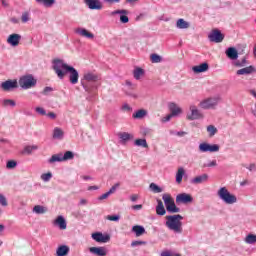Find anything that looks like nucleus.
<instances>
[{"mask_svg":"<svg viewBox=\"0 0 256 256\" xmlns=\"http://www.w3.org/2000/svg\"><path fill=\"white\" fill-rule=\"evenodd\" d=\"M51 177H53V174L51 172L44 173V174L41 175V179L45 183H47V181H51Z\"/></svg>","mask_w":256,"mask_h":256,"instance_id":"nucleus-49","label":"nucleus"},{"mask_svg":"<svg viewBox=\"0 0 256 256\" xmlns=\"http://www.w3.org/2000/svg\"><path fill=\"white\" fill-rule=\"evenodd\" d=\"M92 239L96 241V243H109L111 241V236L109 234L96 232L92 233Z\"/></svg>","mask_w":256,"mask_h":256,"instance_id":"nucleus-12","label":"nucleus"},{"mask_svg":"<svg viewBox=\"0 0 256 256\" xmlns=\"http://www.w3.org/2000/svg\"><path fill=\"white\" fill-rule=\"evenodd\" d=\"M64 135H65V132H63V129H61L59 127L54 128L53 134H52L53 139H58L59 141H61V139H63Z\"/></svg>","mask_w":256,"mask_h":256,"instance_id":"nucleus-28","label":"nucleus"},{"mask_svg":"<svg viewBox=\"0 0 256 256\" xmlns=\"http://www.w3.org/2000/svg\"><path fill=\"white\" fill-rule=\"evenodd\" d=\"M129 11L122 9V10H115L111 13V15H120V23H129V17L127 16Z\"/></svg>","mask_w":256,"mask_h":256,"instance_id":"nucleus-16","label":"nucleus"},{"mask_svg":"<svg viewBox=\"0 0 256 256\" xmlns=\"http://www.w3.org/2000/svg\"><path fill=\"white\" fill-rule=\"evenodd\" d=\"M173 117H175L173 114H168L166 117H164L163 119H162V121L164 122V123H167V121H171V119H173Z\"/></svg>","mask_w":256,"mask_h":256,"instance_id":"nucleus-58","label":"nucleus"},{"mask_svg":"<svg viewBox=\"0 0 256 256\" xmlns=\"http://www.w3.org/2000/svg\"><path fill=\"white\" fill-rule=\"evenodd\" d=\"M149 187L153 193H163V189L155 183H151Z\"/></svg>","mask_w":256,"mask_h":256,"instance_id":"nucleus-46","label":"nucleus"},{"mask_svg":"<svg viewBox=\"0 0 256 256\" xmlns=\"http://www.w3.org/2000/svg\"><path fill=\"white\" fill-rule=\"evenodd\" d=\"M121 109L122 111H126L127 113H130V111H133V108L127 103L123 104Z\"/></svg>","mask_w":256,"mask_h":256,"instance_id":"nucleus-54","label":"nucleus"},{"mask_svg":"<svg viewBox=\"0 0 256 256\" xmlns=\"http://www.w3.org/2000/svg\"><path fill=\"white\" fill-rule=\"evenodd\" d=\"M183 216L181 214L169 215L166 216V227L169 231H173L178 235L183 233Z\"/></svg>","mask_w":256,"mask_h":256,"instance_id":"nucleus-2","label":"nucleus"},{"mask_svg":"<svg viewBox=\"0 0 256 256\" xmlns=\"http://www.w3.org/2000/svg\"><path fill=\"white\" fill-rule=\"evenodd\" d=\"M48 211L47 207L42 205H35L32 209V213H35L36 215H45Z\"/></svg>","mask_w":256,"mask_h":256,"instance_id":"nucleus-27","label":"nucleus"},{"mask_svg":"<svg viewBox=\"0 0 256 256\" xmlns=\"http://www.w3.org/2000/svg\"><path fill=\"white\" fill-rule=\"evenodd\" d=\"M189 27H191V23L187 22L185 19L183 18H179L176 21V28L177 29H189Z\"/></svg>","mask_w":256,"mask_h":256,"instance_id":"nucleus-26","label":"nucleus"},{"mask_svg":"<svg viewBox=\"0 0 256 256\" xmlns=\"http://www.w3.org/2000/svg\"><path fill=\"white\" fill-rule=\"evenodd\" d=\"M39 5H44V7H53L55 5V0H35Z\"/></svg>","mask_w":256,"mask_h":256,"instance_id":"nucleus-38","label":"nucleus"},{"mask_svg":"<svg viewBox=\"0 0 256 256\" xmlns=\"http://www.w3.org/2000/svg\"><path fill=\"white\" fill-rule=\"evenodd\" d=\"M183 175H185V169L183 167L178 168L176 173V183H181L183 181Z\"/></svg>","mask_w":256,"mask_h":256,"instance_id":"nucleus-35","label":"nucleus"},{"mask_svg":"<svg viewBox=\"0 0 256 256\" xmlns=\"http://www.w3.org/2000/svg\"><path fill=\"white\" fill-rule=\"evenodd\" d=\"M21 39H22L21 34L12 33L7 37L6 43H8L10 47H19V44L21 43Z\"/></svg>","mask_w":256,"mask_h":256,"instance_id":"nucleus-11","label":"nucleus"},{"mask_svg":"<svg viewBox=\"0 0 256 256\" xmlns=\"http://www.w3.org/2000/svg\"><path fill=\"white\" fill-rule=\"evenodd\" d=\"M226 55L228 59H231L232 61L239 59V52H237V49H235L234 47H229L226 50Z\"/></svg>","mask_w":256,"mask_h":256,"instance_id":"nucleus-23","label":"nucleus"},{"mask_svg":"<svg viewBox=\"0 0 256 256\" xmlns=\"http://www.w3.org/2000/svg\"><path fill=\"white\" fill-rule=\"evenodd\" d=\"M244 242L247 243V245H255V243H256V235L255 234H248L245 237Z\"/></svg>","mask_w":256,"mask_h":256,"instance_id":"nucleus-36","label":"nucleus"},{"mask_svg":"<svg viewBox=\"0 0 256 256\" xmlns=\"http://www.w3.org/2000/svg\"><path fill=\"white\" fill-rule=\"evenodd\" d=\"M145 73V71L142 68H136L133 72L134 79L139 81L141 79L142 75Z\"/></svg>","mask_w":256,"mask_h":256,"instance_id":"nucleus-43","label":"nucleus"},{"mask_svg":"<svg viewBox=\"0 0 256 256\" xmlns=\"http://www.w3.org/2000/svg\"><path fill=\"white\" fill-rule=\"evenodd\" d=\"M219 101H221V97L219 96L209 97L202 100L199 103V107L205 110L217 109V106L219 105Z\"/></svg>","mask_w":256,"mask_h":256,"instance_id":"nucleus-6","label":"nucleus"},{"mask_svg":"<svg viewBox=\"0 0 256 256\" xmlns=\"http://www.w3.org/2000/svg\"><path fill=\"white\" fill-rule=\"evenodd\" d=\"M90 253L97 256H107V249L105 247H90Z\"/></svg>","mask_w":256,"mask_h":256,"instance_id":"nucleus-18","label":"nucleus"},{"mask_svg":"<svg viewBox=\"0 0 256 256\" xmlns=\"http://www.w3.org/2000/svg\"><path fill=\"white\" fill-rule=\"evenodd\" d=\"M166 210L168 211V213H181V209L177 207L175 202L170 204V206H168Z\"/></svg>","mask_w":256,"mask_h":256,"instance_id":"nucleus-39","label":"nucleus"},{"mask_svg":"<svg viewBox=\"0 0 256 256\" xmlns=\"http://www.w3.org/2000/svg\"><path fill=\"white\" fill-rule=\"evenodd\" d=\"M69 246L61 245L56 249V256H67L69 255Z\"/></svg>","mask_w":256,"mask_h":256,"instance_id":"nucleus-25","label":"nucleus"},{"mask_svg":"<svg viewBox=\"0 0 256 256\" xmlns=\"http://www.w3.org/2000/svg\"><path fill=\"white\" fill-rule=\"evenodd\" d=\"M0 205H2V207H7L8 205L7 198L3 194H0Z\"/></svg>","mask_w":256,"mask_h":256,"instance_id":"nucleus-51","label":"nucleus"},{"mask_svg":"<svg viewBox=\"0 0 256 256\" xmlns=\"http://www.w3.org/2000/svg\"><path fill=\"white\" fill-rule=\"evenodd\" d=\"M206 131H207L209 137H215V135H217V127H215L213 125L207 126Z\"/></svg>","mask_w":256,"mask_h":256,"instance_id":"nucleus-42","label":"nucleus"},{"mask_svg":"<svg viewBox=\"0 0 256 256\" xmlns=\"http://www.w3.org/2000/svg\"><path fill=\"white\" fill-rule=\"evenodd\" d=\"M176 203H193V197L191 194L181 193L176 196Z\"/></svg>","mask_w":256,"mask_h":256,"instance_id":"nucleus-14","label":"nucleus"},{"mask_svg":"<svg viewBox=\"0 0 256 256\" xmlns=\"http://www.w3.org/2000/svg\"><path fill=\"white\" fill-rule=\"evenodd\" d=\"M73 157H75V155L71 151H66L64 154H62L63 161H70L73 159Z\"/></svg>","mask_w":256,"mask_h":256,"instance_id":"nucleus-48","label":"nucleus"},{"mask_svg":"<svg viewBox=\"0 0 256 256\" xmlns=\"http://www.w3.org/2000/svg\"><path fill=\"white\" fill-rule=\"evenodd\" d=\"M52 63V68L59 79H64L65 75L69 73L70 83L72 85H77L79 83V72L73 66H69L61 59H54Z\"/></svg>","mask_w":256,"mask_h":256,"instance_id":"nucleus-1","label":"nucleus"},{"mask_svg":"<svg viewBox=\"0 0 256 256\" xmlns=\"http://www.w3.org/2000/svg\"><path fill=\"white\" fill-rule=\"evenodd\" d=\"M21 21L22 23H29V21H31V12L29 11L22 12Z\"/></svg>","mask_w":256,"mask_h":256,"instance_id":"nucleus-40","label":"nucleus"},{"mask_svg":"<svg viewBox=\"0 0 256 256\" xmlns=\"http://www.w3.org/2000/svg\"><path fill=\"white\" fill-rule=\"evenodd\" d=\"M121 217L119 215H108L107 219L108 221H119Z\"/></svg>","mask_w":256,"mask_h":256,"instance_id":"nucleus-55","label":"nucleus"},{"mask_svg":"<svg viewBox=\"0 0 256 256\" xmlns=\"http://www.w3.org/2000/svg\"><path fill=\"white\" fill-rule=\"evenodd\" d=\"M35 111L38 113V115H47V111L43 107L38 106L35 108Z\"/></svg>","mask_w":256,"mask_h":256,"instance_id":"nucleus-52","label":"nucleus"},{"mask_svg":"<svg viewBox=\"0 0 256 256\" xmlns=\"http://www.w3.org/2000/svg\"><path fill=\"white\" fill-rule=\"evenodd\" d=\"M150 60L151 63H161V61H163V58L159 56V54H151Z\"/></svg>","mask_w":256,"mask_h":256,"instance_id":"nucleus-47","label":"nucleus"},{"mask_svg":"<svg viewBox=\"0 0 256 256\" xmlns=\"http://www.w3.org/2000/svg\"><path fill=\"white\" fill-rule=\"evenodd\" d=\"M85 81H87L88 83H97V81H99V75L93 72H86L83 75L81 85L86 93H89V95H91V93H93V90L95 89V86L93 84H86Z\"/></svg>","mask_w":256,"mask_h":256,"instance_id":"nucleus-3","label":"nucleus"},{"mask_svg":"<svg viewBox=\"0 0 256 256\" xmlns=\"http://www.w3.org/2000/svg\"><path fill=\"white\" fill-rule=\"evenodd\" d=\"M119 139H121L122 143H127V141H131V139H133V135L123 132L119 134Z\"/></svg>","mask_w":256,"mask_h":256,"instance_id":"nucleus-37","label":"nucleus"},{"mask_svg":"<svg viewBox=\"0 0 256 256\" xmlns=\"http://www.w3.org/2000/svg\"><path fill=\"white\" fill-rule=\"evenodd\" d=\"M217 195L219 200L225 203V205H235V203H237V196L230 193L227 187H220L217 191Z\"/></svg>","mask_w":256,"mask_h":256,"instance_id":"nucleus-4","label":"nucleus"},{"mask_svg":"<svg viewBox=\"0 0 256 256\" xmlns=\"http://www.w3.org/2000/svg\"><path fill=\"white\" fill-rule=\"evenodd\" d=\"M10 22L13 23L14 25H18V23H19V18H17V17H12V18H10Z\"/></svg>","mask_w":256,"mask_h":256,"instance_id":"nucleus-64","label":"nucleus"},{"mask_svg":"<svg viewBox=\"0 0 256 256\" xmlns=\"http://www.w3.org/2000/svg\"><path fill=\"white\" fill-rule=\"evenodd\" d=\"M208 39L211 43H222L225 39V36L218 29H214L208 35Z\"/></svg>","mask_w":256,"mask_h":256,"instance_id":"nucleus-10","label":"nucleus"},{"mask_svg":"<svg viewBox=\"0 0 256 256\" xmlns=\"http://www.w3.org/2000/svg\"><path fill=\"white\" fill-rule=\"evenodd\" d=\"M54 225L59 227V229H61L62 231H65V229H67V221L65 220V218L63 216H58L54 220Z\"/></svg>","mask_w":256,"mask_h":256,"instance_id":"nucleus-21","label":"nucleus"},{"mask_svg":"<svg viewBox=\"0 0 256 256\" xmlns=\"http://www.w3.org/2000/svg\"><path fill=\"white\" fill-rule=\"evenodd\" d=\"M137 199H139V195H137V194H133L130 196V201H132V203H135V201H137Z\"/></svg>","mask_w":256,"mask_h":256,"instance_id":"nucleus-63","label":"nucleus"},{"mask_svg":"<svg viewBox=\"0 0 256 256\" xmlns=\"http://www.w3.org/2000/svg\"><path fill=\"white\" fill-rule=\"evenodd\" d=\"M17 167V162L14 160H9L6 164L7 169H15Z\"/></svg>","mask_w":256,"mask_h":256,"instance_id":"nucleus-50","label":"nucleus"},{"mask_svg":"<svg viewBox=\"0 0 256 256\" xmlns=\"http://www.w3.org/2000/svg\"><path fill=\"white\" fill-rule=\"evenodd\" d=\"M0 87L2 91H13L14 89H19V82H17V79H8L2 82Z\"/></svg>","mask_w":256,"mask_h":256,"instance_id":"nucleus-9","label":"nucleus"},{"mask_svg":"<svg viewBox=\"0 0 256 256\" xmlns=\"http://www.w3.org/2000/svg\"><path fill=\"white\" fill-rule=\"evenodd\" d=\"M132 232L135 233L136 237H141V235H145V227L141 225H135L132 227Z\"/></svg>","mask_w":256,"mask_h":256,"instance_id":"nucleus-29","label":"nucleus"},{"mask_svg":"<svg viewBox=\"0 0 256 256\" xmlns=\"http://www.w3.org/2000/svg\"><path fill=\"white\" fill-rule=\"evenodd\" d=\"M140 245H147L146 241H133L131 247H139Z\"/></svg>","mask_w":256,"mask_h":256,"instance_id":"nucleus-53","label":"nucleus"},{"mask_svg":"<svg viewBox=\"0 0 256 256\" xmlns=\"http://www.w3.org/2000/svg\"><path fill=\"white\" fill-rule=\"evenodd\" d=\"M249 171H256V164L252 163L248 167H246Z\"/></svg>","mask_w":256,"mask_h":256,"instance_id":"nucleus-62","label":"nucleus"},{"mask_svg":"<svg viewBox=\"0 0 256 256\" xmlns=\"http://www.w3.org/2000/svg\"><path fill=\"white\" fill-rule=\"evenodd\" d=\"M208 181H209V175L202 174L193 178L191 180V183H193V185H201V183H207Z\"/></svg>","mask_w":256,"mask_h":256,"instance_id":"nucleus-19","label":"nucleus"},{"mask_svg":"<svg viewBox=\"0 0 256 256\" xmlns=\"http://www.w3.org/2000/svg\"><path fill=\"white\" fill-rule=\"evenodd\" d=\"M75 33L76 35H79L80 37H85L86 39H95V35L85 28H76Z\"/></svg>","mask_w":256,"mask_h":256,"instance_id":"nucleus-15","label":"nucleus"},{"mask_svg":"<svg viewBox=\"0 0 256 256\" xmlns=\"http://www.w3.org/2000/svg\"><path fill=\"white\" fill-rule=\"evenodd\" d=\"M85 5L92 11H101L103 9V3L100 0H84Z\"/></svg>","mask_w":256,"mask_h":256,"instance_id":"nucleus-13","label":"nucleus"},{"mask_svg":"<svg viewBox=\"0 0 256 256\" xmlns=\"http://www.w3.org/2000/svg\"><path fill=\"white\" fill-rule=\"evenodd\" d=\"M147 115V111L140 109L136 113L133 114V119H143Z\"/></svg>","mask_w":256,"mask_h":256,"instance_id":"nucleus-41","label":"nucleus"},{"mask_svg":"<svg viewBox=\"0 0 256 256\" xmlns=\"http://www.w3.org/2000/svg\"><path fill=\"white\" fill-rule=\"evenodd\" d=\"M39 149V146L37 145H32V146H25L24 150L22 151L23 155H31L33 151H37Z\"/></svg>","mask_w":256,"mask_h":256,"instance_id":"nucleus-33","label":"nucleus"},{"mask_svg":"<svg viewBox=\"0 0 256 256\" xmlns=\"http://www.w3.org/2000/svg\"><path fill=\"white\" fill-rule=\"evenodd\" d=\"M160 256H181L180 254L171 255L169 251H163Z\"/></svg>","mask_w":256,"mask_h":256,"instance_id":"nucleus-59","label":"nucleus"},{"mask_svg":"<svg viewBox=\"0 0 256 256\" xmlns=\"http://www.w3.org/2000/svg\"><path fill=\"white\" fill-rule=\"evenodd\" d=\"M53 92V88L52 87H45L42 91V95H49V93Z\"/></svg>","mask_w":256,"mask_h":256,"instance_id":"nucleus-56","label":"nucleus"},{"mask_svg":"<svg viewBox=\"0 0 256 256\" xmlns=\"http://www.w3.org/2000/svg\"><path fill=\"white\" fill-rule=\"evenodd\" d=\"M200 153H218L221 147L219 144H209L207 142L200 143L198 146Z\"/></svg>","mask_w":256,"mask_h":256,"instance_id":"nucleus-7","label":"nucleus"},{"mask_svg":"<svg viewBox=\"0 0 256 256\" xmlns=\"http://www.w3.org/2000/svg\"><path fill=\"white\" fill-rule=\"evenodd\" d=\"M162 199L164 201L166 209L167 207L172 205V203H175V200L173 199V197H171V194H163Z\"/></svg>","mask_w":256,"mask_h":256,"instance_id":"nucleus-32","label":"nucleus"},{"mask_svg":"<svg viewBox=\"0 0 256 256\" xmlns=\"http://www.w3.org/2000/svg\"><path fill=\"white\" fill-rule=\"evenodd\" d=\"M193 73H205L209 71V64L207 62L192 67Z\"/></svg>","mask_w":256,"mask_h":256,"instance_id":"nucleus-22","label":"nucleus"},{"mask_svg":"<svg viewBox=\"0 0 256 256\" xmlns=\"http://www.w3.org/2000/svg\"><path fill=\"white\" fill-rule=\"evenodd\" d=\"M2 105H3V107H15V105H17V103L13 99H4L2 101Z\"/></svg>","mask_w":256,"mask_h":256,"instance_id":"nucleus-44","label":"nucleus"},{"mask_svg":"<svg viewBox=\"0 0 256 256\" xmlns=\"http://www.w3.org/2000/svg\"><path fill=\"white\" fill-rule=\"evenodd\" d=\"M47 117H49L50 119H57V114H55L54 112H49L46 113Z\"/></svg>","mask_w":256,"mask_h":256,"instance_id":"nucleus-61","label":"nucleus"},{"mask_svg":"<svg viewBox=\"0 0 256 256\" xmlns=\"http://www.w3.org/2000/svg\"><path fill=\"white\" fill-rule=\"evenodd\" d=\"M134 145L136 147H143V149H149V144H147V140L146 139H136L134 141Z\"/></svg>","mask_w":256,"mask_h":256,"instance_id":"nucleus-34","label":"nucleus"},{"mask_svg":"<svg viewBox=\"0 0 256 256\" xmlns=\"http://www.w3.org/2000/svg\"><path fill=\"white\" fill-rule=\"evenodd\" d=\"M189 111L190 113L186 116V119H188V121H196L197 119H203L204 117L203 113H201V110L195 105H190Z\"/></svg>","mask_w":256,"mask_h":256,"instance_id":"nucleus-8","label":"nucleus"},{"mask_svg":"<svg viewBox=\"0 0 256 256\" xmlns=\"http://www.w3.org/2000/svg\"><path fill=\"white\" fill-rule=\"evenodd\" d=\"M203 167H217V160H212L208 164H204Z\"/></svg>","mask_w":256,"mask_h":256,"instance_id":"nucleus-57","label":"nucleus"},{"mask_svg":"<svg viewBox=\"0 0 256 256\" xmlns=\"http://www.w3.org/2000/svg\"><path fill=\"white\" fill-rule=\"evenodd\" d=\"M63 153L54 154L48 160V163H61L63 162Z\"/></svg>","mask_w":256,"mask_h":256,"instance_id":"nucleus-31","label":"nucleus"},{"mask_svg":"<svg viewBox=\"0 0 256 256\" xmlns=\"http://www.w3.org/2000/svg\"><path fill=\"white\" fill-rule=\"evenodd\" d=\"M157 206H156V213L157 215H165L167 213V210H165V206L163 205V201L157 200Z\"/></svg>","mask_w":256,"mask_h":256,"instance_id":"nucleus-30","label":"nucleus"},{"mask_svg":"<svg viewBox=\"0 0 256 256\" xmlns=\"http://www.w3.org/2000/svg\"><path fill=\"white\" fill-rule=\"evenodd\" d=\"M168 107L170 109V114L173 115L174 117H178V115H181V113H183V110L181 109V107L175 104V102H171L168 105Z\"/></svg>","mask_w":256,"mask_h":256,"instance_id":"nucleus-17","label":"nucleus"},{"mask_svg":"<svg viewBox=\"0 0 256 256\" xmlns=\"http://www.w3.org/2000/svg\"><path fill=\"white\" fill-rule=\"evenodd\" d=\"M255 71L254 66H247L237 70L236 75H252V73H255Z\"/></svg>","mask_w":256,"mask_h":256,"instance_id":"nucleus-24","label":"nucleus"},{"mask_svg":"<svg viewBox=\"0 0 256 256\" xmlns=\"http://www.w3.org/2000/svg\"><path fill=\"white\" fill-rule=\"evenodd\" d=\"M132 209H134V211H141V209H143V205L141 204L133 205Z\"/></svg>","mask_w":256,"mask_h":256,"instance_id":"nucleus-60","label":"nucleus"},{"mask_svg":"<svg viewBox=\"0 0 256 256\" xmlns=\"http://www.w3.org/2000/svg\"><path fill=\"white\" fill-rule=\"evenodd\" d=\"M18 84L21 87V89H33V87L37 85V79H35V77H33V75L31 74L24 75L20 77Z\"/></svg>","mask_w":256,"mask_h":256,"instance_id":"nucleus-5","label":"nucleus"},{"mask_svg":"<svg viewBox=\"0 0 256 256\" xmlns=\"http://www.w3.org/2000/svg\"><path fill=\"white\" fill-rule=\"evenodd\" d=\"M121 184L119 183H116L114 184L110 190L104 194H102L101 196L98 197V200L99 201H103L104 199H108L109 198V195H113V193H115V191H117V189H119Z\"/></svg>","mask_w":256,"mask_h":256,"instance_id":"nucleus-20","label":"nucleus"},{"mask_svg":"<svg viewBox=\"0 0 256 256\" xmlns=\"http://www.w3.org/2000/svg\"><path fill=\"white\" fill-rule=\"evenodd\" d=\"M235 67H247L249 65V62H247V58L244 57L242 60H237L234 62Z\"/></svg>","mask_w":256,"mask_h":256,"instance_id":"nucleus-45","label":"nucleus"}]
</instances>
